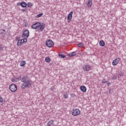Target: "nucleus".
I'll return each mask as SVG.
<instances>
[{"instance_id":"f257e3e1","label":"nucleus","mask_w":126,"mask_h":126,"mask_svg":"<svg viewBox=\"0 0 126 126\" xmlns=\"http://www.w3.org/2000/svg\"><path fill=\"white\" fill-rule=\"evenodd\" d=\"M16 80H17V81L21 80L22 83L21 85V89L22 90H24L25 88H29L32 85V80L30 79V78L27 75L24 76L22 79L20 77L17 78Z\"/></svg>"},{"instance_id":"f03ea898","label":"nucleus","mask_w":126,"mask_h":126,"mask_svg":"<svg viewBox=\"0 0 126 126\" xmlns=\"http://www.w3.org/2000/svg\"><path fill=\"white\" fill-rule=\"evenodd\" d=\"M45 26H46V24L45 23L41 24V23L38 22L32 25V29H37L39 27L38 31L39 32H43L45 29Z\"/></svg>"},{"instance_id":"7ed1b4c3","label":"nucleus","mask_w":126,"mask_h":126,"mask_svg":"<svg viewBox=\"0 0 126 126\" xmlns=\"http://www.w3.org/2000/svg\"><path fill=\"white\" fill-rule=\"evenodd\" d=\"M9 89L12 92H16L17 90V86L14 84H11L9 86Z\"/></svg>"},{"instance_id":"20e7f679","label":"nucleus","mask_w":126,"mask_h":126,"mask_svg":"<svg viewBox=\"0 0 126 126\" xmlns=\"http://www.w3.org/2000/svg\"><path fill=\"white\" fill-rule=\"evenodd\" d=\"M80 114V110L78 108L73 109L72 110V115L73 116H78Z\"/></svg>"},{"instance_id":"39448f33","label":"nucleus","mask_w":126,"mask_h":126,"mask_svg":"<svg viewBox=\"0 0 126 126\" xmlns=\"http://www.w3.org/2000/svg\"><path fill=\"white\" fill-rule=\"evenodd\" d=\"M46 45L48 48H52L54 46V42L51 39H48L46 41Z\"/></svg>"},{"instance_id":"423d86ee","label":"nucleus","mask_w":126,"mask_h":126,"mask_svg":"<svg viewBox=\"0 0 126 126\" xmlns=\"http://www.w3.org/2000/svg\"><path fill=\"white\" fill-rule=\"evenodd\" d=\"M29 37V31L28 30H25L23 32V38H28Z\"/></svg>"},{"instance_id":"0eeeda50","label":"nucleus","mask_w":126,"mask_h":126,"mask_svg":"<svg viewBox=\"0 0 126 126\" xmlns=\"http://www.w3.org/2000/svg\"><path fill=\"white\" fill-rule=\"evenodd\" d=\"M72 14H73V12L71 11L67 15V22L69 23L70 22V20L72 19Z\"/></svg>"},{"instance_id":"6e6552de","label":"nucleus","mask_w":126,"mask_h":126,"mask_svg":"<svg viewBox=\"0 0 126 126\" xmlns=\"http://www.w3.org/2000/svg\"><path fill=\"white\" fill-rule=\"evenodd\" d=\"M83 70H85V71H89L90 69H91V67H90V65H85L83 67Z\"/></svg>"},{"instance_id":"1a4fd4ad","label":"nucleus","mask_w":126,"mask_h":126,"mask_svg":"<svg viewBox=\"0 0 126 126\" xmlns=\"http://www.w3.org/2000/svg\"><path fill=\"white\" fill-rule=\"evenodd\" d=\"M121 61V58H117L115 60H114L112 62L113 65H117L119 63V62Z\"/></svg>"},{"instance_id":"9d476101","label":"nucleus","mask_w":126,"mask_h":126,"mask_svg":"<svg viewBox=\"0 0 126 126\" xmlns=\"http://www.w3.org/2000/svg\"><path fill=\"white\" fill-rule=\"evenodd\" d=\"M80 88V90L82 91V92H84V93H85V92L87 91V89L86 88V87H85V86H81Z\"/></svg>"},{"instance_id":"9b49d317","label":"nucleus","mask_w":126,"mask_h":126,"mask_svg":"<svg viewBox=\"0 0 126 126\" xmlns=\"http://www.w3.org/2000/svg\"><path fill=\"white\" fill-rule=\"evenodd\" d=\"M87 5H88V7H89L90 8H91V6H92V0H88Z\"/></svg>"},{"instance_id":"f8f14e48","label":"nucleus","mask_w":126,"mask_h":126,"mask_svg":"<svg viewBox=\"0 0 126 126\" xmlns=\"http://www.w3.org/2000/svg\"><path fill=\"white\" fill-rule=\"evenodd\" d=\"M20 5L22 6V7H26V6H27V3L24 1H23L20 3Z\"/></svg>"},{"instance_id":"ddd939ff","label":"nucleus","mask_w":126,"mask_h":126,"mask_svg":"<svg viewBox=\"0 0 126 126\" xmlns=\"http://www.w3.org/2000/svg\"><path fill=\"white\" fill-rule=\"evenodd\" d=\"M23 44V41L22 39L19 40L17 42V46H21Z\"/></svg>"},{"instance_id":"4468645a","label":"nucleus","mask_w":126,"mask_h":126,"mask_svg":"<svg viewBox=\"0 0 126 126\" xmlns=\"http://www.w3.org/2000/svg\"><path fill=\"white\" fill-rule=\"evenodd\" d=\"M53 124H54V120H51L49 121L48 122V123H47V126H51V125H53Z\"/></svg>"},{"instance_id":"2eb2a0df","label":"nucleus","mask_w":126,"mask_h":126,"mask_svg":"<svg viewBox=\"0 0 126 126\" xmlns=\"http://www.w3.org/2000/svg\"><path fill=\"white\" fill-rule=\"evenodd\" d=\"M69 57H74V56H76V52H73L72 53H70L68 54Z\"/></svg>"},{"instance_id":"dca6fc26","label":"nucleus","mask_w":126,"mask_h":126,"mask_svg":"<svg viewBox=\"0 0 126 126\" xmlns=\"http://www.w3.org/2000/svg\"><path fill=\"white\" fill-rule=\"evenodd\" d=\"M99 45L100 47H104V46H105V42H104L103 40L100 41Z\"/></svg>"},{"instance_id":"f3484780","label":"nucleus","mask_w":126,"mask_h":126,"mask_svg":"<svg viewBox=\"0 0 126 126\" xmlns=\"http://www.w3.org/2000/svg\"><path fill=\"white\" fill-rule=\"evenodd\" d=\"M26 63V62H25V61H23L20 63V66H23V67L24 66Z\"/></svg>"},{"instance_id":"a211bd4d","label":"nucleus","mask_w":126,"mask_h":126,"mask_svg":"<svg viewBox=\"0 0 126 126\" xmlns=\"http://www.w3.org/2000/svg\"><path fill=\"white\" fill-rule=\"evenodd\" d=\"M118 75H120V76H125V72L123 71H120L118 73Z\"/></svg>"},{"instance_id":"6ab92c4d","label":"nucleus","mask_w":126,"mask_h":126,"mask_svg":"<svg viewBox=\"0 0 126 126\" xmlns=\"http://www.w3.org/2000/svg\"><path fill=\"white\" fill-rule=\"evenodd\" d=\"M45 61L46 63H50V62H51V58L49 57H46Z\"/></svg>"},{"instance_id":"aec40b11","label":"nucleus","mask_w":126,"mask_h":126,"mask_svg":"<svg viewBox=\"0 0 126 126\" xmlns=\"http://www.w3.org/2000/svg\"><path fill=\"white\" fill-rule=\"evenodd\" d=\"M59 57L60 59H64L65 58V56L64 54H59Z\"/></svg>"},{"instance_id":"412c9836","label":"nucleus","mask_w":126,"mask_h":126,"mask_svg":"<svg viewBox=\"0 0 126 126\" xmlns=\"http://www.w3.org/2000/svg\"><path fill=\"white\" fill-rule=\"evenodd\" d=\"M27 5L28 6V7H32L33 6V4H32V3L31 2L28 3Z\"/></svg>"},{"instance_id":"4be33fe9","label":"nucleus","mask_w":126,"mask_h":126,"mask_svg":"<svg viewBox=\"0 0 126 126\" xmlns=\"http://www.w3.org/2000/svg\"><path fill=\"white\" fill-rule=\"evenodd\" d=\"M83 46H84V44L82 43H80L78 44V47H79V48H82Z\"/></svg>"},{"instance_id":"5701e85b","label":"nucleus","mask_w":126,"mask_h":126,"mask_svg":"<svg viewBox=\"0 0 126 126\" xmlns=\"http://www.w3.org/2000/svg\"><path fill=\"white\" fill-rule=\"evenodd\" d=\"M23 39H22V41H23V43H26V42H27V39H28V38H25V37H23Z\"/></svg>"},{"instance_id":"b1692460","label":"nucleus","mask_w":126,"mask_h":126,"mask_svg":"<svg viewBox=\"0 0 126 126\" xmlns=\"http://www.w3.org/2000/svg\"><path fill=\"white\" fill-rule=\"evenodd\" d=\"M63 98H64V99H67V98H68V95H67V94H65L63 95Z\"/></svg>"},{"instance_id":"393cba45","label":"nucleus","mask_w":126,"mask_h":126,"mask_svg":"<svg viewBox=\"0 0 126 126\" xmlns=\"http://www.w3.org/2000/svg\"><path fill=\"white\" fill-rule=\"evenodd\" d=\"M0 103H3V99L1 96H0Z\"/></svg>"},{"instance_id":"a878e982","label":"nucleus","mask_w":126,"mask_h":126,"mask_svg":"<svg viewBox=\"0 0 126 126\" xmlns=\"http://www.w3.org/2000/svg\"><path fill=\"white\" fill-rule=\"evenodd\" d=\"M43 15V13H40L37 15V17L39 18V17H41V16H42Z\"/></svg>"},{"instance_id":"bb28decb","label":"nucleus","mask_w":126,"mask_h":126,"mask_svg":"<svg viewBox=\"0 0 126 126\" xmlns=\"http://www.w3.org/2000/svg\"><path fill=\"white\" fill-rule=\"evenodd\" d=\"M27 10H28L27 8H26L25 9H22L21 10V11H23V12H25V11H27Z\"/></svg>"},{"instance_id":"cd10ccee","label":"nucleus","mask_w":126,"mask_h":126,"mask_svg":"<svg viewBox=\"0 0 126 126\" xmlns=\"http://www.w3.org/2000/svg\"><path fill=\"white\" fill-rule=\"evenodd\" d=\"M3 50V47L2 45H0V51H2Z\"/></svg>"},{"instance_id":"c85d7f7f","label":"nucleus","mask_w":126,"mask_h":126,"mask_svg":"<svg viewBox=\"0 0 126 126\" xmlns=\"http://www.w3.org/2000/svg\"><path fill=\"white\" fill-rule=\"evenodd\" d=\"M117 77L116 76H114L112 77V79L113 80H116V79H117Z\"/></svg>"},{"instance_id":"c756f323","label":"nucleus","mask_w":126,"mask_h":126,"mask_svg":"<svg viewBox=\"0 0 126 126\" xmlns=\"http://www.w3.org/2000/svg\"><path fill=\"white\" fill-rule=\"evenodd\" d=\"M106 82H107V81H106V80H105L104 79L102 80V83H106Z\"/></svg>"},{"instance_id":"7c9ffc66","label":"nucleus","mask_w":126,"mask_h":126,"mask_svg":"<svg viewBox=\"0 0 126 126\" xmlns=\"http://www.w3.org/2000/svg\"><path fill=\"white\" fill-rule=\"evenodd\" d=\"M11 81L12 82H16V80H15V79H12Z\"/></svg>"},{"instance_id":"2f4dec72","label":"nucleus","mask_w":126,"mask_h":126,"mask_svg":"<svg viewBox=\"0 0 126 126\" xmlns=\"http://www.w3.org/2000/svg\"><path fill=\"white\" fill-rule=\"evenodd\" d=\"M71 97H75V94H72Z\"/></svg>"},{"instance_id":"473e14b6","label":"nucleus","mask_w":126,"mask_h":126,"mask_svg":"<svg viewBox=\"0 0 126 126\" xmlns=\"http://www.w3.org/2000/svg\"><path fill=\"white\" fill-rule=\"evenodd\" d=\"M111 85V83H110L107 84L108 86H109V85Z\"/></svg>"},{"instance_id":"72a5a7b5","label":"nucleus","mask_w":126,"mask_h":126,"mask_svg":"<svg viewBox=\"0 0 126 126\" xmlns=\"http://www.w3.org/2000/svg\"><path fill=\"white\" fill-rule=\"evenodd\" d=\"M109 93H110L111 92V89H109Z\"/></svg>"},{"instance_id":"f704fd0d","label":"nucleus","mask_w":126,"mask_h":126,"mask_svg":"<svg viewBox=\"0 0 126 126\" xmlns=\"http://www.w3.org/2000/svg\"><path fill=\"white\" fill-rule=\"evenodd\" d=\"M2 31H5V30H3Z\"/></svg>"},{"instance_id":"c9c22d12","label":"nucleus","mask_w":126,"mask_h":126,"mask_svg":"<svg viewBox=\"0 0 126 126\" xmlns=\"http://www.w3.org/2000/svg\"><path fill=\"white\" fill-rule=\"evenodd\" d=\"M51 90H53L52 88H51Z\"/></svg>"}]
</instances>
